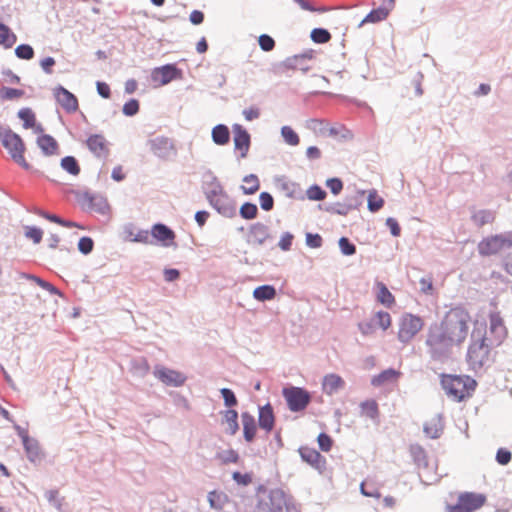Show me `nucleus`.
<instances>
[{"instance_id": "obj_63", "label": "nucleus", "mask_w": 512, "mask_h": 512, "mask_svg": "<svg viewBox=\"0 0 512 512\" xmlns=\"http://www.w3.org/2000/svg\"><path fill=\"white\" fill-rule=\"evenodd\" d=\"M258 44L264 52H270L275 47V40L268 34H261L258 38Z\"/></svg>"}, {"instance_id": "obj_34", "label": "nucleus", "mask_w": 512, "mask_h": 512, "mask_svg": "<svg viewBox=\"0 0 512 512\" xmlns=\"http://www.w3.org/2000/svg\"><path fill=\"white\" fill-rule=\"evenodd\" d=\"M471 220L477 227H482L494 222L495 212L489 209H481L472 214Z\"/></svg>"}, {"instance_id": "obj_24", "label": "nucleus", "mask_w": 512, "mask_h": 512, "mask_svg": "<svg viewBox=\"0 0 512 512\" xmlns=\"http://www.w3.org/2000/svg\"><path fill=\"white\" fill-rule=\"evenodd\" d=\"M241 419L243 425V438L246 442L251 443L254 441L257 432L256 420L249 412H242Z\"/></svg>"}, {"instance_id": "obj_4", "label": "nucleus", "mask_w": 512, "mask_h": 512, "mask_svg": "<svg viewBox=\"0 0 512 512\" xmlns=\"http://www.w3.org/2000/svg\"><path fill=\"white\" fill-rule=\"evenodd\" d=\"M471 338L472 342L468 347L466 359L470 369L477 373L490 365L491 346L487 343L486 337L481 335L480 332L477 337L473 332Z\"/></svg>"}, {"instance_id": "obj_60", "label": "nucleus", "mask_w": 512, "mask_h": 512, "mask_svg": "<svg viewBox=\"0 0 512 512\" xmlns=\"http://www.w3.org/2000/svg\"><path fill=\"white\" fill-rule=\"evenodd\" d=\"M303 62V56L293 55L291 57H287L284 61H282L279 65L280 68H284L287 70H295L299 68L300 64Z\"/></svg>"}, {"instance_id": "obj_58", "label": "nucleus", "mask_w": 512, "mask_h": 512, "mask_svg": "<svg viewBox=\"0 0 512 512\" xmlns=\"http://www.w3.org/2000/svg\"><path fill=\"white\" fill-rule=\"evenodd\" d=\"M302 10L309 12L325 13L330 10L327 6H315L309 0H293Z\"/></svg>"}, {"instance_id": "obj_57", "label": "nucleus", "mask_w": 512, "mask_h": 512, "mask_svg": "<svg viewBox=\"0 0 512 512\" xmlns=\"http://www.w3.org/2000/svg\"><path fill=\"white\" fill-rule=\"evenodd\" d=\"M259 203L260 208L265 212H269L274 208V198L272 194L267 191H262L259 194Z\"/></svg>"}, {"instance_id": "obj_50", "label": "nucleus", "mask_w": 512, "mask_h": 512, "mask_svg": "<svg viewBox=\"0 0 512 512\" xmlns=\"http://www.w3.org/2000/svg\"><path fill=\"white\" fill-rule=\"evenodd\" d=\"M307 198L312 201H322L326 198L327 192L318 184H312L306 191Z\"/></svg>"}, {"instance_id": "obj_2", "label": "nucleus", "mask_w": 512, "mask_h": 512, "mask_svg": "<svg viewBox=\"0 0 512 512\" xmlns=\"http://www.w3.org/2000/svg\"><path fill=\"white\" fill-rule=\"evenodd\" d=\"M257 512H298L292 496L281 488L269 489L260 484L256 488Z\"/></svg>"}, {"instance_id": "obj_44", "label": "nucleus", "mask_w": 512, "mask_h": 512, "mask_svg": "<svg viewBox=\"0 0 512 512\" xmlns=\"http://www.w3.org/2000/svg\"><path fill=\"white\" fill-rule=\"evenodd\" d=\"M384 199L377 194L376 190H370L367 196V208L371 213L378 212L384 206Z\"/></svg>"}, {"instance_id": "obj_55", "label": "nucleus", "mask_w": 512, "mask_h": 512, "mask_svg": "<svg viewBox=\"0 0 512 512\" xmlns=\"http://www.w3.org/2000/svg\"><path fill=\"white\" fill-rule=\"evenodd\" d=\"M34 54V49L29 44H20L15 48L16 57L22 60H30Z\"/></svg>"}, {"instance_id": "obj_54", "label": "nucleus", "mask_w": 512, "mask_h": 512, "mask_svg": "<svg viewBox=\"0 0 512 512\" xmlns=\"http://www.w3.org/2000/svg\"><path fill=\"white\" fill-rule=\"evenodd\" d=\"M140 110V103L135 98H130L122 107V113L127 117L135 116Z\"/></svg>"}, {"instance_id": "obj_59", "label": "nucleus", "mask_w": 512, "mask_h": 512, "mask_svg": "<svg viewBox=\"0 0 512 512\" xmlns=\"http://www.w3.org/2000/svg\"><path fill=\"white\" fill-rule=\"evenodd\" d=\"M317 443L321 451L329 452L333 446V439L329 434L321 432L317 436Z\"/></svg>"}, {"instance_id": "obj_37", "label": "nucleus", "mask_w": 512, "mask_h": 512, "mask_svg": "<svg viewBox=\"0 0 512 512\" xmlns=\"http://www.w3.org/2000/svg\"><path fill=\"white\" fill-rule=\"evenodd\" d=\"M17 41V36L10 29V27L3 22H0V46L5 49L12 48Z\"/></svg>"}, {"instance_id": "obj_28", "label": "nucleus", "mask_w": 512, "mask_h": 512, "mask_svg": "<svg viewBox=\"0 0 512 512\" xmlns=\"http://www.w3.org/2000/svg\"><path fill=\"white\" fill-rule=\"evenodd\" d=\"M212 141L219 146H224L230 141V131L227 125L217 124L211 131Z\"/></svg>"}, {"instance_id": "obj_48", "label": "nucleus", "mask_w": 512, "mask_h": 512, "mask_svg": "<svg viewBox=\"0 0 512 512\" xmlns=\"http://www.w3.org/2000/svg\"><path fill=\"white\" fill-rule=\"evenodd\" d=\"M207 497L210 507L217 510L222 509L223 504L227 500L226 494H224L223 492H218L216 490L209 492Z\"/></svg>"}, {"instance_id": "obj_13", "label": "nucleus", "mask_w": 512, "mask_h": 512, "mask_svg": "<svg viewBox=\"0 0 512 512\" xmlns=\"http://www.w3.org/2000/svg\"><path fill=\"white\" fill-rule=\"evenodd\" d=\"M153 374L163 384L171 387H180L187 379L183 373L162 365H156Z\"/></svg>"}, {"instance_id": "obj_21", "label": "nucleus", "mask_w": 512, "mask_h": 512, "mask_svg": "<svg viewBox=\"0 0 512 512\" xmlns=\"http://www.w3.org/2000/svg\"><path fill=\"white\" fill-rule=\"evenodd\" d=\"M258 426L267 433L271 432L275 426V414L270 402L258 408Z\"/></svg>"}, {"instance_id": "obj_15", "label": "nucleus", "mask_w": 512, "mask_h": 512, "mask_svg": "<svg viewBox=\"0 0 512 512\" xmlns=\"http://www.w3.org/2000/svg\"><path fill=\"white\" fill-rule=\"evenodd\" d=\"M298 452L302 461L309 464L319 473H323V471L326 469V458L323 455H321V453L317 451L315 448L301 446L299 447Z\"/></svg>"}, {"instance_id": "obj_25", "label": "nucleus", "mask_w": 512, "mask_h": 512, "mask_svg": "<svg viewBox=\"0 0 512 512\" xmlns=\"http://www.w3.org/2000/svg\"><path fill=\"white\" fill-rule=\"evenodd\" d=\"M18 118L23 122L24 129L34 128L35 132H43L41 124H36V115L29 107L21 108L17 113Z\"/></svg>"}, {"instance_id": "obj_42", "label": "nucleus", "mask_w": 512, "mask_h": 512, "mask_svg": "<svg viewBox=\"0 0 512 512\" xmlns=\"http://www.w3.org/2000/svg\"><path fill=\"white\" fill-rule=\"evenodd\" d=\"M61 168L70 175H79L81 169L77 159L74 156H65L60 161Z\"/></svg>"}, {"instance_id": "obj_10", "label": "nucleus", "mask_w": 512, "mask_h": 512, "mask_svg": "<svg viewBox=\"0 0 512 512\" xmlns=\"http://www.w3.org/2000/svg\"><path fill=\"white\" fill-rule=\"evenodd\" d=\"M216 196H207L209 205L225 218H234L237 215L235 200L224 190Z\"/></svg>"}, {"instance_id": "obj_31", "label": "nucleus", "mask_w": 512, "mask_h": 512, "mask_svg": "<svg viewBox=\"0 0 512 512\" xmlns=\"http://www.w3.org/2000/svg\"><path fill=\"white\" fill-rule=\"evenodd\" d=\"M401 375L400 371L394 369V368H388L383 371H381L378 375H375L371 379V385L375 387L382 386L383 384L387 382L394 381L399 378Z\"/></svg>"}, {"instance_id": "obj_6", "label": "nucleus", "mask_w": 512, "mask_h": 512, "mask_svg": "<svg viewBox=\"0 0 512 512\" xmlns=\"http://www.w3.org/2000/svg\"><path fill=\"white\" fill-rule=\"evenodd\" d=\"M282 395L291 412H301L307 408L311 402V394L303 387L290 386L282 390Z\"/></svg>"}, {"instance_id": "obj_22", "label": "nucleus", "mask_w": 512, "mask_h": 512, "mask_svg": "<svg viewBox=\"0 0 512 512\" xmlns=\"http://www.w3.org/2000/svg\"><path fill=\"white\" fill-rule=\"evenodd\" d=\"M203 190L206 197L210 195L216 196V193H221L224 190L218 177L210 169H207L203 174Z\"/></svg>"}, {"instance_id": "obj_1", "label": "nucleus", "mask_w": 512, "mask_h": 512, "mask_svg": "<svg viewBox=\"0 0 512 512\" xmlns=\"http://www.w3.org/2000/svg\"><path fill=\"white\" fill-rule=\"evenodd\" d=\"M470 321L469 312L462 306H456L448 310L440 322L430 324L425 340L430 359L447 362L452 357L453 348L465 342Z\"/></svg>"}, {"instance_id": "obj_53", "label": "nucleus", "mask_w": 512, "mask_h": 512, "mask_svg": "<svg viewBox=\"0 0 512 512\" xmlns=\"http://www.w3.org/2000/svg\"><path fill=\"white\" fill-rule=\"evenodd\" d=\"M25 94L24 90L3 86L0 88V97L3 100H14Z\"/></svg>"}, {"instance_id": "obj_64", "label": "nucleus", "mask_w": 512, "mask_h": 512, "mask_svg": "<svg viewBox=\"0 0 512 512\" xmlns=\"http://www.w3.org/2000/svg\"><path fill=\"white\" fill-rule=\"evenodd\" d=\"M217 458H219L224 464L237 463L239 461V454L237 451L229 449L222 453H218Z\"/></svg>"}, {"instance_id": "obj_35", "label": "nucleus", "mask_w": 512, "mask_h": 512, "mask_svg": "<svg viewBox=\"0 0 512 512\" xmlns=\"http://www.w3.org/2000/svg\"><path fill=\"white\" fill-rule=\"evenodd\" d=\"M410 454L414 461V463L418 466V468H428L429 462L427 458L426 451L419 444H413L410 446Z\"/></svg>"}, {"instance_id": "obj_38", "label": "nucleus", "mask_w": 512, "mask_h": 512, "mask_svg": "<svg viewBox=\"0 0 512 512\" xmlns=\"http://www.w3.org/2000/svg\"><path fill=\"white\" fill-rule=\"evenodd\" d=\"M389 15V8L385 5H381L376 9H372L361 21L360 26L364 23H378L387 18Z\"/></svg>"}, {"instance_id": "obj_51", "label": "nucleus", "mask_w": 512, "mask_h": 512, "mask_svg": "<svg viewBox=\"0 0 512 512\" xmlns=\"http://www.w3.org/2000/svg\"><path fill=\"white\" fill-rule=\"evenodd\" d=\"M220 394L221 397L223 398L224 405L228 409H233V407L238 405L237 397L232 389L226 387L221 388Z\"/></svg>"}, {"instance_id": "obj_8", "label": "nucleus", "mask_w": 512, "mask_h": 512, "mask_svg": "<svg viewBox=\"0 0 512 512\" xmlns=\"http://www.w3.org/2000/svg\"><path fill=\"white\" fill-rule=\"evenodd\" d=\"M423 326L424 321L422 317L412 313H405L400 321L398 340L401 343L410 342Z\"/></svg>"}, {"instance_id": "obj_26", "label": "nucleus", "mask_w": 512, "mask_h": 512, "mask_svg": "<svg viewBox=\"0 0 512 512\" xmlns=\"http://www.w3.org/2000/svg\"><path fill=\"white\" fill-rule=\"evenodd\" d=\"M37 145L45 156H51L57 153L59 149L56 139L49 134H42L37 137Z\"/></svg>"}, {"instance_id": "obj_9", "label": "nucleus", "mask_w": 512, "mask_h": 512, "mask_svg": "<svg viewBox=\"0 0 512 512\" xmlns=\"http://www.w3.org/2000/svg\"><path fill=\"white\" fill-rule=\"evenodd\" d=\"M148 145L153 155L163 161L173 160L178 154L174 142L166 136H157L149 139Z\"/></svg>"}, {"instance_id": "obj_36", "label": "nucleus", "mask_w": 512, "mask_h": 512, "mask_svg": "<svg viewBox=\"0 0 512 512\" xmlns=\"http://www.w3.org/2000/svg\"><path fill=\"white\" fill-rule=\"evenodd\" d=\"M365 190L354 188L349 194H346L344 201L350 211L358 209L364 203Z\"/></svg>"}, {"instance_id": "obj_30", "label": "nucleus", "mask_w": 512, "mask_h": 512, "mask_svg": "<svg viewBox=\"0 0 512 512\" xmlns=\"http://www.w3.org/2000/svg\"><path fill=\"white\" fill-rule=\"evenodd\" d=\"M376 287H377V295H376L377 301L380 304L384 305L385 307L391 308L395 304L394 295L389 291L388 287L383 282L377 281Z\"/></svg>"}, {"instance_id": "obj_7", "label": "nucleus", "mask_w": 512, "mask_h": 512, "mask_svg": "<svg viewBox=\"0 0 512 512\" xmlns=\"http://www.w3.org/2000/svg\"><path fill=\"white\" fill-rule=\"evenodd\" d=\"M486 496L482 493L463 492L454 505H447L448 512H473L484 505Z\"/></svg>"}, {"instance_id": "obj_18", "label": "nucleus", "mask_w": 512, "mask_h": 512, "mask_svg": "<svg viewBox=\"0 0 512 512\" xmlns=\"http://www.w3.org/2000/svg\"><path fill=\"white\" fill-rule=\"evenodd\" d=\"M54 96L66 112L73 113L77 111L79 106L77 97L62 85L54 88Z\"/></svg>"}, {"instance_id": "obj_33", "label": "nucleus", "mask_w": 512, "mask_h": 512, "mask_svg": "<svg viewBox=\"0 0 512 512\" xmlns=\"http://www.w3.org/2000/svg\"><path fill=\"white\" fill-rule=\"evenodd\" d=\"M86 144L88 149L97 157H100V153L98 151H105L106 154L108 153L106 140L101 134L90 135L86 140Z\"/></svg>"}, {"instance_id": "obj_20", "label": "nucleus", "mask_w": 512, "mask_h": 512, "mask_svg": "<svg viewBox=\"0 0 512 512\" xmlns=\"http://www.w3.org/2000/svg\"><path fill=\"white\" fill-rule=\"evenodd\" d=\"M27 459L35 466H39L45 458V453L42 450L39 441L31 437L28 442L22 443Z\"/></svg>"}, {"instance_id": "obj_46", "label": "nucleus", "mask_w": 512, "mask_h": 512, "mask_svg": "<svg viewBox=\"0 0 512 512\" xmlns=\"http://www.w3.org/2000/svg\"><path fill=\"white\" fill-rule=\"evenodd\" d=\"M239 215L242 219L253 220L258 216V207L255 203L246 201L241 205Z\"/></svg>"}, {"instance_id": "obj_12", "label": "nucleus", "mask_w": 512, "mask_h": 512, "mask_svg": "<svg viewBox=\"0 0 512 512\" xmlns=\"http://www.w3.org/2000/svg\"><path fill=\"white\" fill-rule=\"evenodd\" d=\"M247 243L252 246H264L274 241L268 225L262 222H255L248 227Z\"/></svg>"}, {"instance_id": "obj_39", "label": "nucleus", "mask_w": 512, "mask_h": 512, "mask_svg": "<svg viewBox=\"0 0 512 512\" xmlns=\"http://www.w3.org/2000/svg\"><path fill=\"white\" fill-rule=\"evenodd\" d=\"M318 208L330 214L346 216L350 212V209L346 205L345 201L335 203L319 204Z\"/></svg>"}, {"instance_id": "obj_61", "label": "nucleus", "mask_w": 512, "mask_h": 512, "mask_svg": "<svg viewBox=\"0 0 512 512\" xmlns=\"http://www.w3.org/2000/svg\"><path fill=\"white\" fill-rule=\"evenodd\" d=\"M25 236L33 241L34 244H39L43 237V231L37 226H26Z\"/></svg>"}, {"instance_id": "obj_14", "label": "nucleus", "mask_w": 512, "mask_h": 512, "mask_svg": "<svg viewBox=\"0 0 512 512\" xmlns=\"http://www.w3.org/2000/svg\"><path fill=\"white\" fill-rule=\"evenodd\" d=\"M0 140L11 157L12 154L18 153V148L20 153L25 152V144L23 139L19 134L12 131L9 127L4 128L0 126Z\"/></svg>"}, {"instance_id": "obj_27", "label": "nucleus", "mask_w": 512, "mask_h": 512, "mask_svg": "<svg viewBox=\"0 0 512 512\" xmlns=\"http://www.w3.org/2000/svg\"><path fill=\"white\" fill-rule=\"evenodd\" d=\"M220 413L223 415L222 423L227 424L225 432L229 435H235L239 430L238 412L235 409H227Z\"/></svg>"}, {"instance_id": "obj_47", "label": "nucleus", "mask_w": 512, "mask_h": 512, "mask_svg": "<svg viewBox=\"0 0 512 512\" xmlns=\"http://www.w3.org/2000/svg\"><path fill=\"white\" fill-rule=\"evenodd\" d=\"M310 38L316 44H324L330 41L331 34L327 29L317 27L312 29L310 33Z\"/></svg>"}, {"instance_id": "obj_23", "label": "nucleus", "mask_w": 512, "mask_h": 512, "mask_svg": "<svg viewBox=\"0 0 512 512\" xmlns=\"http://www.w3.org/2000/svg\"><path fill=\"white\" fill-rule=\"evenodd\" d=\"M444 423L441 414H437L429 422L424 423L423 432L428 438L438 439L443 434Z\"/></svg>"}, {"instance_id": "obj_5", "label": "nucleus", "mask_w": 512, "mask_h": 512, "mask_svg": "<svg viewBox=\"0 0 512 512\" xmlns=\"http://www.w3.org/2000/svg\"><path fill=\"white\" fill-rule=\"evenodd\" d=\"M512 246V231L483 238L477 245L480 256L489 257Z\"/></svg>"}, {"instance_id": "obj_45", "label": "nucleus", "mask_w": 512, "mask_h": 512, "mask_svg": "<svg viewBox=\"0 0 512 512\" xmlns=\"http://www.w3.org/2000/svg\"><path fill=\"white\" fill-rule=\"evenodd\" d=\"M243 182L252 184L249 187H246L244 185L240 186V189L242 190L243 194L245 195H253L255 194L259 188H260V181L257 175L255 174H248L243 177Z\"/></svg>"}, {"instance_id": "obj_40", "label": "nucleus", "mask_w": 512, "mask_h": 512, "mask_svg": "<svg viewBox=\"0 0 512 512\" xmlns=\"http://www.w3.org/2000/svg\"><path fill=\"white\" fill-rule=\"evenodd\" d=\"M21 277L36 282L41 288L47 290L52 295H58L60 297L64 296V294L57 287L36 275L21 273Z\"/></svg>"}, {"instance_id": "obj_32", "label": "nucleus", "mask_w": 512, "mask_h": 512, "mask_svg": "<svg viewBox=\"0 0 512 512\" xmlns=\"http://www.w3.org/2000/svg\"><path fill=\"white\" fill-rule=\"evenodd\" d=\"M253 298L259 302L270 301L277 295L276 288L270 284H263L253 290Z\"/></svg>"}, {"instance_id": "obj_62", "label": "nucleus", "mask_w": 512, "mask_h": 512, "mask_svg": "<svg viewBox=\"0 0 512 512\" xmlns=\"http://www.w3.org/2000/svg\"><path fill=\"white\" fill-rule=\"evenodd\" d=\"M305 243L309 248H320L323 245V238L319 233L307 232L305 235Z\"/></svg>"}, {"instance_id": "obj_49", "label": "nucleus", "mask_w": 512, "mask_h": 512, "mask_svg": "<svg viewBox=\"0 0 512 512\" xmlns=\"http://www.w3.org/2000/svg\"><path fill=\"white\" fill-rule=\"evenodd\" d=\"M281 136L285 143L291 146H296L300 142L298 134L288 125L282 126Z\"/></svg>"}, {"instance_id": "obj_17", "label": "nucleus", "mask_w": 512, "mask_h": 512, "mask_svg": "<svg viewBox=\"0 0 512 512\" xmlns=\"http://www.w3.org/2000/svg\"><path fill=\"white\" fill-rule=\"evenodd\" d=\"M233 128V141H234V149L240 152V157L245 158L248 154L250 145H251V136L246 128H244L241 124H234Z\"/></svg>"}, {"instance_id": "obj_43", "label": "nucleus", "mask_w": 512, "mask_h": 512, "mask_svg": "<svg viewBox=\"0 0 512 512\" xmlns=\"http://www.w3.org/2000/svg\"><path fill=\"white\" fill-rule=\"evenodd\" d=\"M150 366L146 358L139 357L131 361V371L134 375L144 377L148 374Z\"/></svg>"}, {"instance_id": "obj_56", "label": "nucleus", "mask_w": 512, "mask_h": 512, "mask_svg": "<svg viewBox=\"0 0 512 512\" xmlns=\"http://www.w3.org/2000/svg\"><path fill=\"white\" fill-rule=\"evenodd\" d=\"M78 251L83 255H89L94 249V240L89 236H82L77 244Z\"/></svg>"}, {"instance_id": "obj_19", "label": "nucleus", "mask_w": 512, "mask_h": 512, "mask_svg": "<svg viewBox=\"0 0 512 512\" xmlns=\"http://www.w3.org/2000/svg\"><path fill=\"white\" fill-rule=\"evenodd\" d=\"M160 76V83L166 85L173 80L182 77V70L176 66V64H165L160 67H156L152 72L153 80H158Z\"/></svg>"}, {"instance_id": "obj_41", "label": "nucleus", "mask_w": 512, "mask_h": 512, "mask_svg": "<svg viewBox=\"0 0 512 512\" xmlns=\"http://www.w3.org/2000/svg\"><path fill=\"white\" fill-rule=\"evenodd\" d=\"M360 408L362 415H365L372 420H375L379 417L378 403L374 399L361 402Z\"/></svg>"}, {"instance_id": "obj_11", "label": "nucleus", "mask_w": 512, "mask_h": 512, "mask_svg": "<svg viewBox=\"0 0 512 512\" xmlns=\"http://www.w3.org/2000/svg\"><path fill=\"white\" fill-rule=\"evenodd\" d=\"M77 199L84 209H88L100 215H109L110 213L111 208L108 200L101 194L84 191Z\"/></svg>"}, {"instance_id": "obj_16", "label": "nucleus", "mask_w": 512, "mask_h": 512, "mask_svg": "<svg viewBox=\"0 0 512 512\" xmlns=\"http://www.w3.org/2000/svg\"><path fill=\"white\" fill-rule=\"evenodd\" d=\"M151 236L162 247H170L175 245V232L166 224L158 222L151 227Z\"/></svg>"}, {"instance_id": "obj_52", "label": "nucleus", "mask_w": 512, "mask_h": 512, "mask_svg": "<svg viewBox=\"0 0 512 512\" xmlns=\"http://www.w3.org/2000/svg\"><path fill=\"white\" fill-rule=\"evenodd\" d=\"M338 245L344 256H352L356 253V245L345 236L339 238Z\"/></svg>"}, {"instance_id": "obj_3", "label": "nucleus", "mask_w": 512, "mask_h": 512, "mask_svg": "<svg viewBox=\"0 0 512 512\" xmlns=\"http://www.w3.org/2000/svg\"><path fill=\"white\" fill-rule=\"evenodd\" d=\"M441 385L448 397L456 402H461L466 397L472 395V392L476 389L477 382L468 375L443 374Z\"/></svg>"}, {"instance_id": "obj_29", "label": "nucleus", "mask_w": 512, "mask_h": 512, "mask_svg": "<svg viewBox=\"0 0 512 512\" xmlns=\"http://www.w3.org/2000/svg\"><path fill=\"white\" fill-rule=\"evenodd\" d=\"M345 385L344 380L341 376L331 373L324 376L323 379V388L325 392L329 395L337 392L339 389L343 388Z\"/></svg>"}]
</instances>
